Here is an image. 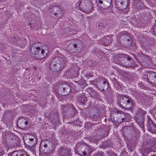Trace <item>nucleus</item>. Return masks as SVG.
<instances>
[{"label": "nucleus", "mask_w": 156, "mask_h": 156, "mask_svg": "<svg viewBox=\"0 0 156 156\" xmlns=\"http://www.w3.org/2000/svg\"><path fill=\"white\" fill-rule=\"evenodd\" d=\"M92 7L91 3L88 2L87 0H79L75 4L76 8L87 14L91 12Z\"/></svg>", "instance_id": "1"}, {"label": "nucleus", "mask_w": 156, "mask_h": 156, "mask_svg": "<svg viewBox=\"0 0 156 156\" xmlns=\"http://www.w3.org/2000/svg\"><path fill=\"white\" fill-rule=\"evenodd\" d=\"M93 83H96L98 88L101 90H103L105 88L106 85L108 87V83H106V82L103 78H98L93 81Z\"/></svg>", "instance_id": "2"}, {"label": "nucleus", "mask_w": 156, "mask_h": 156, "mask_svg": "<svg viewBox=\"0 0 156 156\" xmlns=\"http://www.w3.org/2000/svg\"><path fill=\"white\" fill-rule=\"evenodd\" d=\"M59 60L57 58H55L51 62L50 68L51 69H54L56 71H58L61 69V64L59 63Z\"/></svg>", "instance_id": "3"}, {"label": "nucleus", "mask_w": 156, "mask_h": 156, "mask_svg": "<svg viewBox=\"0 0 156 156\" xmlns=\"http://www.w3.org/2000/svg\"><path fill=\"white\" fill-rule=\"evenodd\" d=\"M51 12L56 16L59 17L62 16L63 13L62 11L58 7L53 6L51 9Z\"/></svg>", "instance_id": "4"}, {"label": "nucleus", "mask_w": 156, "mask_h": 156, "mask_svg": "<svg viewBox=\"0 0 156 156\" xmlns=\"http://www.w3.org/2000/svg\"><path fill=\"white\" fill-rule=\"evenodd\" d=\"M62 88V90L63 92V93L62 94L63 95H66L68 94L70 92L71 90L69 86L66 84H63L61 87L59 86V89L60 90H61Z\"/></svg>", "instance_id": "5"}, {"label": "nucleus", "mask_w": 156, "mask_h": 156, "mask_svg": "<svg viewBox=\"0 0 156 156\" xmlns=\"http://www.w3.org/2000/svg\"><path fill=\"white\" fill-rule=\"evenodd\" d=\"M77 46V44L73 43H71L68 46L67 48V50L70 53H75L76 51Z\"/></svg>", "instance_id": "6"}, {"label": "nucleus", "mask_w": 156, "mask_h": 156, "mask_svg": "<svg viewBox=\"0 0 156 156\" xmlns=\"http://www.w3.org/2000/svg\"><path fill=\"white\" fill-rule=\"evenodd\" d=\"M40 50V48L37 46L36 44H33L30 47V51L34 55H37L38 54Z\"/></svg>", "instance_id": "7"}, {"label": "nucleus", "mask_w": 156, "mask_h": 156, "mask_svg": "<svg viewBox=\"0 0 156 156\" xmlns=\"http://www.w3.org/2000/svg\"><path fill=\"white\" fill-rule=\"evenodd\" d=\"M12 156H27L26 153L22 151H18L14 152L12 154Z\"/></svg>", "instance_id": "8"}, {"label": "nucleus", "mask_w": 156, "mask_h": 156, "mask_svg": "<svg viewBox=\"0 0 156 156\" xmlns=\"http://www.w3.org/2000/svg\"><path fill=\"white\" fill-rule=\"evenodd\" d=\"M47 54L48 51H47L44 49H41V52L37 56V58L38 59H42L46 57L47 56Z\"/></svg>", "instance_id": "9"}, {"label": "nucleus", "mask_w": 156, "mask_h": 156, "mask_svg": "<svg viewBox=\"0 0 156 156\" xmlns=\"http://www.w3.org/2000/svg\"><path fill=\"white\" fill-rule=\"evenodd\" d=\"M148 131L152 133H156V125L154 124H150L148 127Z\"/></svg>", "instance_id": "10"}, {"label": "nucleus", "mask_w": 156, "mask_h": 156, "mask_svg": "<svg viewBox=\"0 0 156 156\" xmlns=\"http://www.w3.org/2000/svg\"><path fill=\"white\" fill-rule=\"evenodd\" d=\"M118 57L119 58V60L120 61H122L125 58H127V60L128 61L131 60V58L129 56H127L126 55H125L123 54H119L118 56Z\"/></svg>", "instance_id": "11"}, {"label": "nucleus", "mask_w": 156, "mask_h": 156, "mask_svg": "<svg viewBox=\"0 0 156 156\" xmlns=\"http://www.w3.org/2000/svg\"><path fill=\"white\" fill-rule=\"evenodd\" d=\"M151 75V77H154V83H156V74L154 73L153 72H150L148 73V74L147 75L148 80H149V78L150 76L148 77V76H149V74Z\"/></svg>", "instance_id": "12"}, {"label": "nucleus", "mask_w": 156, "mask_h": 156, "mask_svg": "<svg viewBox=\"0 0 156 156\" xmlns=\"http://www.w3.org/2000/svg\"><path fill=\"white\" fill-rule=\"evenodd\" d=\"M122 100H125V101H126L127 103V105L129 104L130 103L131 101H130V100L128 99V98H126L124 97L122 98Z\"/></svg>", "instance_id": "13"}, {"label": "nucleus", "mask_w": 156, "mask_h": 156, "mask_svg": "<svg viewBox=\"0 0 156 156\" xmlns=\"http://www.w3.org/2000/svg\"><path fill=\"white\" fill-rule=\"evenodd\" d=\"M118 55H117V57H116L115 58V60H118L119 61V62H121V61H120L119 60V58L118 57Z\"/></svg>", "instance_id": "14"}, {"label": "nucleus", "mask_w": 156, "mask_h": 156, "mask_svg": "<svg viewBox=\"0 0 156 156\" xmlns=\"http://www.w3.org/2000/svg\"><path fill=\"white\" fill-rule=\"evenodd\" d=\"M34 136L33 137V138H29V139L30 141H33L34 140Z\"/></svg>", "instance_id": "15"}, {"label": "nucleus", "mask_w": 156, "mask_h": 156, "mask_svg": "<svg viewBox=\"0 0 156 156\" xmlns=\"http://www.w3.org/2000/svg\"><path fill=\"white\" fill-rule=\"evenodd\" d=\"M98 2L100 4H102L103 3V1L101 0H99Z\"/></svg>", "instance_id": "16"}, {"label": "nucleus", "mask_w": 156, "mask_h": 156, "mask_svg": "<svg viewBox=\"0 0 156 156\" xmlns=\"http://www.w3.org/2000/svg\"><path fill=\"white\" fill-rule=\"evenodd\" d=\"M48 146V145H47V144H44V147H45V148H46Z\"/></svg>", "instance_id": "17"}, {"label": "nucleus", "mask_w": 156, "mask_h": 156, "mask_svg": "<svg viewBox=\"0 0 156 156\" xmlns=\"http://www.w3.org/2000/svg\"><path fill=\"white\" fill-rule=\"evenodd\" d=\"M4 154V152L3 151H2L1 152V154H0V155H2Z\"/></svg>", "instance_id": "18"}, {"label": "nucleus", "mask_w": 156, "mask_h": 156, "mask_svg": "<svg viewBox=\"0 0 156 156\" xmlns=\"http://www.w3.org/2000/svg\"><path fill=\"white\" fill-rule=\"evenodd\" d=\"M24 123L25 124V125H27V123H28V122L27 121H25V122H24Z\"/></svg>", "instance_id": "19"}, {"label": "nucleus", "mask_w": 156, "mask_h": 156, "mask_svg": "<svg viewBox=\"0 0 156 156\" xmlns=\"http://www.w3.org/2000/svg\"><path fill=\"white\" fill-rule=\"evenodd\" d=\"M83 153L84 155H85L86 154V153L85 152H83Z\"/></svg>", "instance_id": "20"}, {"label": "nucleus", "mask_w": 156, "mask_h": 156, "mask_svg": "<svg viewBox=\"0 0 156 156\" xmlns=\"http://www.w3.org/2000/svg\"><path fill=\"white\" fill-rule=\"evenodd\" d=\"M120 4L121 5H123V2H121V3H120Z\"/></svg>", "instance_id": "21"}, {"label": "nucleus", "mask_w": 156, "mask_h": 156, "mask_svg": "<svg viewBox=\"0 0 156 156\" xmlns=\"http://www.w3.org/2000/svg\"><path fill=\"white\" fill-rule=\"evenodd\" d=\"M142 122H143V119H142Z\"/></svg>", "instance_id": "22"}, {"label": "nucleus", "mask_w": 156, "mask_h": 156, "mask_svg": "<svg viewBox=\"0 0 156 156\" xmlns=\"http://www.w3.org/2000/svg\"><path fill=\"white\" fill-rule=\"evenodd\" d=\"M155 116H156V112L155 113Z\"/></svg>", "instance_id": "23"}, {"label": "nucleus", "mask_w": 156, "mask_h": 156, "mask_svg": "<svg viewBox=\"0 0 156 156\" xmlns=\"http://www.w3.org/2000/svg\"><path fill=\"white\" fill-rule=\"evenodd\" d=\"M39 119H41V118L40 119V118H39Z\"/></svg>", "instance_id": "24"}, {"label": "nucleus", "mask_w": 156, "mask_h": 156, "mask_svg": "<svg viewBox=\"0 0 156 156\" xmlns=\"http://www.w3.org/2000/svg\"><path fill=\"white\" fill-rule=\"evenodd\" d=\"M39 119H41V118L40 119V118H39Z\"/></svg>", "instance_id": "25"}, {"label": "nucleus", "mask_w": 156, "mask_h": 156, "mask_svg": "<svg viewBox=\"0 0 156 156\" xmlns=\"http://www.w3.org/2000/svg\"><path fill=\"white\" fill-rule=\"evenodd\" d=\"M39 119H41V118L40 119V118H39Z\"/></svg>", "instance_id": "26"}, {"label": "nucleus", "mask_w": 156, "mask_h": 156, "mask_svg": "<svg viewBox=\"0 0 156 156\" xmlns=\"http://www.w3.org/2000/svg\"><path fill=\"white\" fill-rule=\"evenodd\" d=\"M48 143H50V142L49 141H48Z\"/></svg>", "instance_id": "27"}, {"label": "nucleus", "mask_w": 156, "mask_h": 156, "mask_svg": "<svg viewBox=\"0 0 156 156\" xmlns=\"http://www.w3.org/2000/svg\"><path fill=\"white\" fill-rule=\"evenodd\" d=\"M138 119L137 120V121L138 122Z\"/></svg>", "instance_id": "28"}]
</instances>
